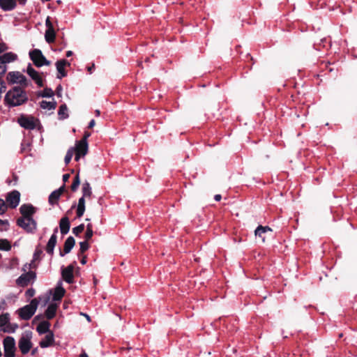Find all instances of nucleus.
<instances>
[{
  "label": "nucleus",
  "instance_id": "f257e3e1",
  "mask_svg": "<svg viewBox=\"0 0 357 357\" xmlns=\"http://www.w3.org/2000/svg\"><path fill=\"white\" fill-rule=\"evenodd\" d=\"M36 208L31 204H24L20 207L22 217L17 220V225L27 233L33 234L37 229V222L33 215L36 213Z\"/></svg>",
  "mask_w": 357,
  "mask_h": 357
},
{
  "label": "nucleus",
  "instance_id": "f03ea898",
  "mask_svg": "<svg viewBox=\"0 0 357 357\" xmlns=\"http://www.w3.org/2000/svg\"><path fill=\"white\" fill-rule=\"evenodd\" d=\"M26 92L20 86H14L5 95L4 104L9 108L17 107L28 101Z\"/></svg>",
  "mask_w": 357,
  "mask_h": 357
},
{
  "label": "nucleus",
  "instance_id": "7ed1b4c3",
  "mask_svg": "<svg viewBox=\"0 0 357 357\" xmlns=\"http://www.w3.org/2000/svg\"><path fill=\"white\" fill-rule=\"evenodd\" d=\"M38 304V299L35 298L31 301L29 304L20 308L18 310V314L21 319L25 321L29 320L35 314Z\"/></svg>",
  "mask_w": 357,
  "mask_h": 357
},
{
  "label": "nucleus",
  "instance_id": "20e7f679",
  "mask_svg": "<svg viewBox=\"0 0 357 357\" xmlns=\"http://www.w3.org/2000/svg\"><path fill=\"white\" fill-rule=\"evenodd\" d=\"M7 80L12 84H19L22 87H27L31 84L26 77L18 71L9 72L7 74Z\"/></svg>",
  "mask_w": 357,
  "mask_h": 357
},
{
  "label": "nucleus",
  "instance_id": "39448f33",
  "mask_svg": "<svg viewBox=\"0 0 357 357\" xmlns=\"http://www.w3.org/2000/svg\"><path fill=\"white\" fill-rule=\"evenodd\" d=\"M29 56L33 64L37 67H42L43 66H49L50 61H48L42 52L39 49H34L29 52Z\"/></svg>",
  "mask_w": 357,
  "mask_h": 357
},
{
  "label": "nucleus",
  "instance_id": "423d86ee",
  "mask_svg": "<svg viewBox=\"0 0 357 357\" xmlns=\"http://www.w3.org/2000/svg\"><path fill=\"white\" fill-rule=\"evenodd\" d=\"M17 121L22 128L29 130H34L36 127V122H39L38 119H35L33 116L24 114L20 115Z\"/></svg>",
  "mask_w": 357,
  "mask_h": 357
},
{
  "label": "nucleus",
  "instance_id": "0eeeda50",
  "mask_svg": "<svg viewBox=\"0 0 357 357\" xmlns=\"http://www.w3.org/2000/svg\"><path fill=\"white\" fill-rule=\"evenodd\" d=\"M4 357H15V340L13 337L7 336L3 341Z\"/></svg>",
  "mask_w": 357,
  "mask_h": 357
},
{
  "label": "nucleus",
  "instance_id": "6e6552de",
  "mask_svg": "<svg viewBox=\"0 0 357 357\" xmlns=\"http://www.w3.org/2000/svg\"><path fill=\"white\" fill-rule=\"evenodd\" d=\"M32 337V333L27 331L23 335L18 342V347L22 354H26L30 351L32 343L31 339Z\"/></svg>",
  "mask_w": 357,
  "mask_h": 357
},
{
  "label": "nucleus",
  "instance_id": "1a4fd4ad",
  "mask_svg": "<svg viewBox=\"0 0 357 357\" xmlns=\"http://www.w3.org/2000/svg\"><path fill=\"white\" fill-rule=\"evenodd\" d=\"M75 151V160L78 161L82 156H84L88 152V142L85 139H81L76 142V146L74 148Z\"/></svg>",
  "mask_w": 357,
  "mask_h": 357
},
{
  "label": "nucleus",
  "instance_id": "9d476101",
  "mask_svg": "<svg viewBox=\"0 0 357 357\" xmlns=\"http://www.w3.org/2000/svg\"><path fill=\"white\" fill-rule=\"evenodd\" d=\"M6 201L8 206L11 208H15L20 202V193L19 191L14 190L8 193Z\"/></svg>",
  "mask_w": 357,
  "mask_h": 357
},
{
  "label": "nucleus",
  "instance_id": "9b49d317",
  "mask_svg": "<svg viewBox=\"0 0 357 357\" xmlns=\"http://www.w3.org/2000/svg\"><path fill=\"white\" fill-rule=\"evenodd\" d=\"M36 278V273L32 271H29L25 273L22 274L16 280L17 284L20 287H26L29 284L31 280H34Z\"/></svg>",
  "mask_w": 357,
  "mask_h": 357
},
{
  "label": "nucleus",
  "instance_id": "f8f14e48",
  "mask_svg": "<svg viewBox=\"0 0 357 357\" xmlns=\"http://www.w3.org/2000/svg\"><path fill=\"white\" fill-rule=\"evenodd\" d=\"M74 266L73 264L68 265L67 267L61 268V275L65 282L68 284H73L74 282Z\"/></svg>",
  "mask_w": 357,
  "mask_h": 357
},
{
  "label": "nucleus",
  "instance_id": "ddd939ff",
  "mask_svg": "<svg viewBox=\"0 0 357 357\" xmlns=\"http://www.w3.org/2000/svg\"><path fill=\"white\" fill-rule=\"evenodd\" d=\"M26 73L31 78L35 81L38 87L43 86V81L38 73L32 67L31 63H29L26 68Z\"/></svg>",
  "mask_w": 357,
  "mask_h": 357
},
{
  "label": "nucleus",
  "instance_id": "4468645a",
  "mask_svg": "<svg viewBox=\"0 0 357 357\" xmlns=\"http://www.w3.org/2000/svg\"><path fill=\"white\" fill-rule=\"evenodd\" d=\"M57 233H58V228L55 227L53 231V234L50 236V238L47 243L46 248H45L46 252L50 255H54V247L56 246V241H57V236H56Z\"/></svg>",
  "mask_w": 357,
  "mask_h": 357
},
{
  "label": "nucleus",
  "instance_id": "2eb2a0df",
  "mask_svg": "<svg viewBox=\"0 0 357 357\" xmlns=\"http://www.w3.org/2000/svg\"><path fill=\"white\" fill-rule=\"evenodd\" d=\"M68 65L70 66V63L66 59H61L56 62V67L58 71V75L56 77L58 79H62L63 77L67 76V73L65 70V66Z\"/></svg>",
  "mask_w": 357,
  "mask_h": 357
},
{
  "label": "nucleus",
  "instance_id": "dca6fc26",
  "mask_svg": "<svg viewBox=\"0 0 357 357\" xmlns=\"http://www.w3.org/2000/svg\"><path fill=\"white\" fill-rule=\"evenodd\" d=\"M75 245V238L73 236H68L64 243L63 251L60 250L59 255L61 257H63L66 254L70 252L71 250L73 248Z\"/></svg>",
  "mask_w": 357,
  "mask_h": 357
},
{
  "label": "nucleus",
  "instance_id": "f3484780",
  "mask_svg": "<svg viewBox=\"0 0 357 357\" xmlns=\"http://www.w3.org/2000/svg\"><path fill=\"white\" fill-rule=\"evenodd\" d=\"M66 294L65 289L62 287V282L59 281L54 289L52 300L54 301H60Z\"/></svg>",
  "mask_w": 357,
  "mask_h": 357
},
{
  "label": "nucleus",
  "instance_id": "a211bd4d",
  "mask_svg": "<svg viewBox=\"0 0 357 357\" xmlns=\"http://www.w3.org/2000/svg\"><path fill=\"white\" fill-rule=\"evenodd\" d=\"M17 0H0V8L3 11H11L17 7Z\"/></svg>",
  "mask_w": 357,
  "mask_h": 357
},
{
  "label": "nucleus",
  "instance_id": "6ab92c4d",
  "mask_svg": "<svg viewBox=\"0 0 357 357\" xmlns=\"http://www.w3.org/2000/svg\"><path fill=\"white\" fill-rule=\"evenodd\" d=\"M54 342V336L53 332L47 333L45 337L39 342L41 348H47L52 346Z\"/></svg>",
  "mask_w": 357,
  "mask_h": 357
},
{
  "label": "nucleus",
  "instance_id": "aec40b11",
  "mask_svg": "<svg viewBox=\"0 0 357 357\" xmlns=\"http://www.w3.org/2000/svg\"><path fill=\"white\" fill-rule=\"evenodd\" d=\"M272 231V229L268 226L259 225L255 231V234L257 237L261 238L262 241L264 242L266 238L265 234Z\"/></svg>",
  "mask_w": 357,
  "mask_h": 357
},
{
  "label": "nucleus",
  "instance_id": "412c9836",
  "mask_svg": "<svg viewBox=\"0 0 357 357\" xmlns=\"http://www.w3.org/2000/svg\"><path fill=\"white\" fill-rule=\"evenodd\" d=\"M70 223L69 218L67 216L63 217L59 222V228L61 233L66 235L69 232Z\"/></svg>",
  "mask_w": 357,
  "mask_h": 357
},
{
  "label": "nucleus",
  "instance_id": "4be33fe9",
  "mask_svg": "<svg viewBox=\"0 0 357 357\" xmlns=\"http://www.w3.org/2000/svg\"><path fill=\"white\" fill-rule=\"evenodd\" d=\"M50 323L48 321H42L38 324L36 327V331L40 334L43 335L45 333H49L50 331Z\"/></svg>",
  "mask_w": 357,
  "mask_h": 357
},
{
  "label": "nucleus",
  "instance_id": "5701e85b",
  "mask_svg": "<svg viewBox=\"0 0 357 357\" xmlns=\"http://www.w3.org/2000/svg\"><path fill=\"white\" fill-rule=\"evenodd\" d=\"M57 307L56 303H50L47 306L45 312V316L47 319H52L56 316Z\"/></svg>",
  "mask_w": 357,
  "mask_h": 357
},
{
  "label": "nucleus",
  "instance_id": "b1692460",
  "mask_svg": "<svg viewBox=\"0 0 357 357\" xmlns=\"http://www.w3.org/2000/svg\"><path fill=\"white\" fill-rule=\"evenodd\" d=\"M17 58V54L11 52L4 53L0 56V59L2 61L1 63L6 65V63L15 61Z\"/></svg>",
  "mask_w": 357,
  "mask_h": 357
},
{
  "label": "nucleus",
  "instance_id": "393cba45",
  "mask_svg": "<svg viewBox=\"0 0 357 357\" xmlns=\"http://www.w3.org/2000/svg\"><path fill=\"white\" fill-rule=\"evenodd\" d=\"M86 197H82L78 200V204L77 207V217L81 218L85 211V198Z\"/></svg>",
  "mask_w": 357,
  "mask_h": 357
},
{
  "label": "nucleus",
  "instance_id": "a878e982",
  "mask_svg": "<svg viewBox=\"0 0 357 357\" xmlns=\"http://www.w3.org/2000/svg\"><path fill=\"white\" fill-rule=\"evenodd\" d=\"M58 115L60 120H64L68 118L69 115L68 113V107L66 104L60 105L58 111Z\"/></svg>",
  "mask_w": 357,
  "mask_h": 357
},
{
  "label": "nucleus",
  "instance_id": "bb28decb",
  "mask_svg": "<svg viewBox=\"0 0 357 357\" xmlns=\"http://www.w3.org/2000/svg\"><path fill=\"white\" fill-rule=\"evenodd\" d=\"M40 107L44 109L53 110L56 107V102L54 100H53V101L42 100L40 102Z\"/></svg>",
  "mask_w": 357,
  "mask_h": 357
},
{
  "label": "nucleus",
  "instance_id": "cd10ccee",
  "mask_svg": "<svg viewBox=\"0 0 357 357\" xmlns=\"http://www.w3.org/2000/svg\"><path fill=\"white\" fill-rule=\"evenodd\" d=\"M56 38V33L54 29H46L45 33V38L47 43H52L54 42Z\"/></svg>",
  "mask_w": 357,
  "mask_h": 357
},
{
  "label": "nucleus",
  "instance_id": "c85d7f7f",
  "mask_svg": "<svg viewBox=\"0 0 357 357\" xmlns=\"http://www.w3.org/2000/svg\"><path fill=\"white\" fill-rule=\"evenodd\" d=\"M82 196L83 197H91L92 195V190L90 183L85 181L82 185Z\"/></svg>",
  "mask_w": 357,
  "mask_h": 357
},
{
  "label": "nucleus",
  "instance_id": "c756f323",
  "mask_svg": "<svg viewBox=\"0 0 357 357\" xmlns=\"http://www.w3.org/2000/svg\"><path fill=\"white\" fill-rule=\"evenodd\" d=\"M60 195L54 190L50 195L48 198V202L51 206L58 204V201L60 198Z\"/></svg>",
  "mask_w": 357,
  "mask_h": 357
},
{
  "label": "nucleus",
  "instance_id": "7c9ffc66",
  "mask_svg": "<svg viewBox=\"0 0 357 357\" xmlns=\"http://www.w3.org/2000/svg\"><path fill=\"white\" fill-rule=\"evenodd\" d=\"M54 95V91L51 88L46 87L43 91L40 92L38 96L43 98H52Z\"/></svg>",
  "mask_w": 357,
  "mask_h": 357
},
{
  "label": "nucleus",
  "instance_id": "2f4dec72",
  "mask_svg": "<svg viewBox=\"0 0 357 357\" xmlns=\"http://www.w3.org/2000/svg\"><path fill=\"white\" fill-rule=\"evenodd\" d=\"M10 249V243L7 239H0V250L8 251Z\"/></svg>",
  "mask_w": 357,
  "mask_h": 357
},
{
  "label": "nucleus",
  "instance_id": "473e14b6",
  "mask_svg": "<svg viewBox=\"0 0 357 357\" xmlns=\"http://www.w3.org/2000/svg\"><path fill=\"white\" fill-rule=\"evenodd\" d=\"M10 321V314L3 313L0 315V326H4Z\"/></svg>",
  "mask_w": 357,
  "mask_h": 357
},
{
  "label": "nucleus",
  "instance_id": "72a5a7b5",
  "mask_svg": "<svg viewBox=\"0 0 357 357\" xmlns=\"http://www.w3.org/2000/svg\"><path fill=\"white\" fill-rule=\"evenodd\" d=\"M42 254H43L42 249L40 248L39 245L36 246L35 251L33 252L32 263H34L35 261L40 260V256Z\"/></svg>",
  "mask_w": 357,
  "mask_h": 357
},
{
  "label": "nucleus",
  "instance_id": "f704fd0d",
  "mask_svg": "<svg viewBox=\"0 0 357 357\" xmlns=\"http://www.w3.org/2000/svg\"><path fill=\"white\" fill-rule=\"evenodd\" d=\"M80 184V179L79 173L74 177L73 182L71 185V190L73 192H75Z\"/></svg>",
  "mask_w": 357,
  "mask_h": 357
},
{
  "label": "nucleus",
  "instance_id": "c9c22d12",
  "mask_svg": "<svg viewBox=\"0 0 357 357\" xmlns=\"http://www.w3.org/2000/svg\"><path fill=\"white\" fill-rule=\"evenodd\" d=\"M73 152H74L73 147H71L68 150V151L66 154V156L64 158V162H65L66 165H68L70 162L72 157L73 155Z\"/></svg>",
  "mask_w": 357,
  "mask_h": 357
},
{
  "label": "nucleus",
  "instance_id": "e433bc0d",
  "mask_svg": "<svg viewBox=\"0 0 357 357\" xmlns=\"http://www.w3.org/2000/svg\"><path fill=\"white\" fill-rule=\"evenodd\" d=\"M9 226L10 224L8 220L0 219V231L8 230Z\"/></svg>",
  "mask_w": 357,
  "mask_h": 357
},
{
  "label": "nucleus",
  "instance_id": "4c0bfd02",
  "mask_svg": "<svg viewBox=\"0 0 357 357\" xmlns=\"http://www.w3.org/2000/svg\"><path fill=\"white\" fill-rule=\"evenodd\" d=\"M9 226L10 224L8 220L0 219V231L8 230Z\"/></svg>",
  "mask_w": 357,
  "mask_h": 357
},
{
  "label": "nucleus",
  "instance_id": "58836bf2",
  "mask_svg": "<svg viewBox=\"0 0 357 357\" xmlns=\"http://www.w3.org/2000/svg\"><path fill=\"white\" fill-rule=\"evenodd\" d=\"M79 250L81 253H84L89 248V244L88 243V241L85 240L84 241L79 242Z\"/></svg>",
  "mask_w": 357,
  "mask_h": 357
},
{
  "label": "nucleus",
  "instance_id": "ea45409f",
  "mask_svg": "<svg viewBox=\"0 0 357 357\" xmlns=\"http://www.w3.org/2000/svg\"><path fill=\"white\" fill-rule=\"evenodd\" d=\"M84 229V224H80L79 225L73 228V233L75 235V236H79V234L80 233H82Z\"/></svg>",
  "mask_w": 357,
  "mask_h": 357
},
{
  "label": "nucleus",
  "instance_id": "a19ab883",
  "mask_svg": "<svg viewBox=\"0 0 357 357\" xmlns=\"http://www.w3.org/2000/svg\"><path fill=\"white\" fill-rule=\"evenodd\" d=\"M7 205L3 199L0 198V215H3L7 210Z\"/></svg>",
  "mask_w": 357,
  "mask_h": 357
},
{
  "label": "nucleus",
  "instance_id": "79ce46f5",
  "mask_svg": "<svg viewBox=\"0 0 357 357\" xmlns=\"http://www.w3.org/2000/svg\"><path fill=\"white\" fill-rule=\"evenodd\" d=\"M0 62L2 61L0 59ZM7 70L6 65L4 63H0V79H3Z\"/></svg>",
  "mask_w": 357,
  "mask_h": 357
},
{
  "label": "nucleus",
  "instance_id": "37998d69",
  "mask_svg": "<svg viewBox=\"0 0 357 357\" xmlns=\"http://www.w3.org/2000/svg\"><path fill=\"white\" fill-rule=\"evenodd\" d=\"M36 294V291L33 288H29L25 292V296L27 298H30L34 296Z\"/></svg>",
  "mask_w": 357,
  "mask_h": 357
},
{
  "label": "nucleus",
  "instance_id": "c03bdc74",
  "mask_svg": "<svg viewBox=\"0 0 357 357\" xmlns=\"http://www.w3.org/2000/svg\"><path fill=\"white\" fill-rule=\"evenodd\" d=\"M93 235V229L86 230L85 235H84L85 240H86V241L90 240L92 238Z\"/></svg>",
  "mask_w": 357,
  "mask_h": 357
},
{
  "label": "nucleus",
  "instance_id": "a18cd8bd",
  "mask_svg": "<svg viewBox=\"0 0 357 357\" xmlns=\"http://www.w3.org/2000/svg\"><path fill=\"white\" fill-rule=\"evenodd\" d=\"M45 26H46L47 29H54L53 24L50 21V17H47L45 20Z\"/></svg>",
  "mask_w": 357,
  "mask_h": 357
},
{
  "label": "nucleus",
  "instance_id": "49530a36",
  "mask_svg": "<svg viewBox=\"0 0 357 357\" xmlns=\"http://www.w3.org/2000/svg\"><path fill=\"white\" fill-rule=\"evenodd\" d=\"M62 90H63L62 86L61 84H59L56 88V95L58 97H61Z\"/></svg>",
  "mask_w": 357,
  "mask_h": 357
},
{
  "label": "nucleus",
  "instance_id": "de8ad7c7",
  "mask_svg": "<svg viewBox=\"0 0 357 357\" xmlns=\"http://www.w3.org/2000/svg\"><path fill=\"white\" fill-rule=\"evenodd\" d=\"M36 268V265L34 264V263H32V261H31L29 264H24V266L23 267V271H26L27 268L31 269V268Z\"/></svg>",
  "mask_w": 357,
  "mask_h": 357
},
{
  "label": "nucleus",
  "instance_id": "09e8293b",
  "mask_svg": "<svg viewBox=\"0 0 357 357\" xmlns=\"http://www.w3.org/2000/svg\"><path fill=\"white\" fill-rule=\"evenodd\" d=\"M65 188H66L65 184H63L59 189L55 190L54 191L56 192H57V193L61 196L62 195V193L64 192Z\"/></svg>",
  "mask_w": 357,
  "mask_h": 357
},
{
  "label": "nucleus",
  "instance_id": "8fccbe9b",
  "mask_svg": "<svg viewBox=\"0 0 357 357\" xmlns=\"http://www.w3.org/2000/svg\"><path fill=\"white\" fill-rule=\"evenodd\" d=\"M7 50V46L4 43H0V54Z\"/></svg>",
  "mask_w": 357,
  "mask_h": 357
},
{
  "label": "nucleus",
  "instance_id": "3c124183",
  "mask_svg": "<svg viewBox=\"0 0 357 357\" xmlns=\"http://www.w3.org/2000/svg\"><path fill=\"white\" fill-rule=\"evenodd\" d=\"M70 178V174H65L63 175V183H65L66 182H67L68 181Z\"/></svg>",
  "mask_w": 357,
  "mask_h": 357
},
{
  "label": "nucleus",
  "instance_id": "603ef678",
  "mask_svg": "<svg viewBox=\"0 0 357 357\" xmlns=\"http://www.w3.org/2000/svg\"><path fill=\"white\" fill-rule=\"evenodd\" d=\"M95 123H96L94 119L91 120V121L89 123L88 128H92L95 126Z\"/></svg>",
  "mask_w": 357,
  "mask_h": 357
},
{
  "label": "nucleus",
  "instance_id": "864d4df0",
  "mask_svg": "<svg viewBox=\"0 0 357 357\" xmlns=\"http://www.w3.org/2000/svg\"><path fill=\"white\" fill-rule=\"evenodd\" d=\"M6 305L5 300H2L0 302V310L4 309V306Z\"/></svg>",
  "mask_w": 357,
  "mask_h": 357
},
{
  "label": "nucleus",
  "instance_id": "5fc2aeb1",
  "mask_svg": "<svg viewBox=\"0 0 357 357\" xmlns=\"http://www.w3.org/2000/svg\"><path fill=\"white\" fill-rule=\"evenodd\" d=\"M87 262V259H86V256H84L82 259L80 260V263L82 264V265H84L86 264Z\"/></svg>",
  "mask_w": 357,
  "mask_h": 357
},
{
  "label": "nucleus",
  "instance_id": "6e6d98bb",
  "mask_svg": "<svg viewBox=\"0 0 357 357\" xmlns=\"http://www.w3.org/2000/svg\"><path fill=\"white\" fill-rule=\"evenodd\" d=\"M221 199H222V196H221V195L218 194V195H215L214 196V199H215L216 202H219V201H220V200H221Z\"/></svg>",
  "mask_w": 357,
  "mask_h": 357
},
{
  "label": "nucleus",
  "instance_id": "4d7b16f0",
  "mask_svg": "<svg viewBox=\"0 0 357 357\" xmlns=\"http://www.w3.org/2000/svg\"><path fill=\"white\" fill-rule=\"evenodd\" d=\"M94 68H95V65L93 64L91 66H89L88 67V71L89 72L90 74H91L93 73V70H94Z\"/></svg>",
  "mask_w": 357,
  "mask_h": 357
},
{
  "label": "nucleus",
  "instance_id": "13d9d810",
  "mask_svg": "<svg viewBox=\"0 0 357 357\" xmlns=\"http://www.w3.org/2000/svg\"><path fill=\"white\" fill-rule=\"evenodd\" d=\"M91 135V134L89 132H85L84 133V137L82 139H85V142H87V138Z\"/></svg>",
  "mask_w": 357,
  "mask_h": 357
},
{
  "label": "nucleus",
  "instance_id": "bf43d9fd",
  "mask_svg": "<svg viewBox=\"0 0 357 357\" xmlns=\"http://www.w3.org/2000/svg\"><path fill=\"white\" fill-rule=\"evenodd\" d=\"M18 3L21 6H24L27 1V0H17Z\"/></svg>",
  "mask_w": 357,
  "mask_h": 357
},
{
  "label": "nucleus",
  "instance_id": "052dcab7",
  "mask_svg": "<svg viewBox=\"0 0 357 357\" xmlns=\"http://www.w3.org/2000/svg\"><path fill=\"white\" fill-rule=\"evenodd\" d=\"M73 54V52L70 50H68L66 52V56L70 57Z\"/></svg>",
  "mask_w": 357,
  "mask_h": 357
},
{
  "label": "nucleus",
  "instance_id": "680f3d73",
  "mask_svg": "<svg viewBox=\"0 0 357 357\" xmlns=\"http://www.w3.org/2000/svg\"><path fill=\"white\" fill-rule=\"evenodd\" d=\"M38 352V348H34L31 351V355H35Z\"/></svg>",
  "mask_w": 357,
  "mask_h": 357
},
{
  "label": "nucleus",
  "instance_id": "e2e57ef3",
  "mask_svg": "<svg viewBox=\"0 0 357 357\" xmlns=\"http://www.w3.org/2000/svg\"><path fill=\"white\" fill-rule=\"evenodd\" d=\"M79 357H89L85 351H83L80 355Z\"/></svg>",
  "mask_w": 357,
  "mask_h": 357
},
{
  "label": "nucleus",
  "instance_id": "0e129e2a",
  "mask_svg": "<svg viewBox=\"0 0 357 357\" xmlns=\"http://www.w3.org/2000/svg\"><path fill=\"white\" fill-rule=\"evenodd\" d=\"M93 229L92 225L91 223L86 225V230Z\"/></svg>",
  "mask_w": 357,
  "mask_h": 357
},
{
  "label": "nucleus",
  "instance_id": "69168bd1",
  "mask_svg": "<svg viewBox=\"0 0 357 357\" xmlns=\"http://www.w3.org/2000/svg\"><path fill=\"white\" fill-rule=\"evenodd\" d=\"M43 317L42 314H39L35 317L34 320H38Z\"/></svg>",
  "mask_w": 357,
  "mask_h": 357
},
{
  "label": "nucleus",
  "instance_id": "338daca9",
  "mask_svg": "<svg viewBox=\"0 0 357 357\" xmlns=\"http://www.w3.org/2000/svg\"><path fill=\"white\" fill-rule=\"evenodd\" d=\"M13 181H14L13 184L15 185L17 181V176L16 175H13Z\"/></svg>",
  "mask_w": 357,
  "mask_h": 357
},
{
  "label": "nucleus",
  "instance_id": "774afa93",
  "mask_svg": "<svg viewBox=\"0 0 357 357\" xmlns=\"http://www.w3.org/2000/svg\"><path fill=\"white\" fill-rule=\"evenodd\" d=\"M95 113H96V116H100V110H98V109H96V110L95 111Z\"/></svg>",
  "mask_w": 357,
  "mask_h": 357
}]
</instances>
